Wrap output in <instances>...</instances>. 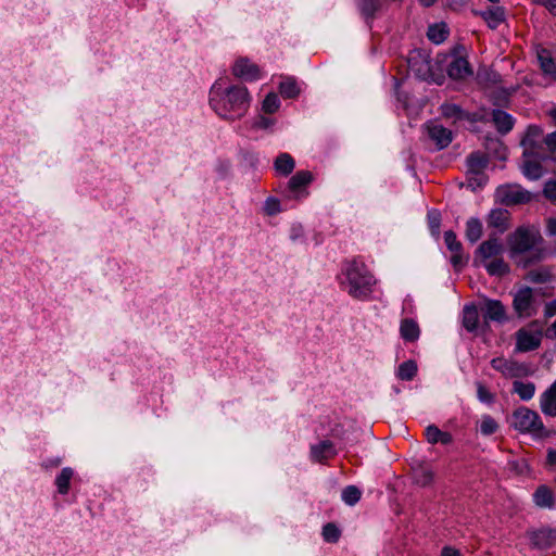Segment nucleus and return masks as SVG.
<instances>
[{"label":"nucleus","instance_id":"obj_16","mask_svg":"<svg viewBox=\"0 0 556 556\" xmlns=\"http://www.w3.org/2000/svg\"><path fill=\"white\" fill-rule=\"evenodd\" d=\"M532 291L530 288L520 289L514 298V308L519 316H530L532 314Z\"/></svg>","mask_w":556,"mask_h":556},{"label":"nucleus","instance_id":"obj_40","mask_svg":"<svg viewBox=\"0 0 556 556\" xmlns=\"http://www.w3.org/2000/svg\"><path fill=\"white\" fill-rule=\"evenodd\" d=\"M541 136H542V130H541L540 127H538V126H530L527 129L526 136H525V138L522 140V144L525 147L532 148V147H534L539 142Z\"/></svg>","mask_w":556,"mask_h":556},{"label":"nucleus","instance_id":"obj_56","mask_svg":"<svg viewBox=\"0 0 556 556\" xmlns=\"http://www.w3.org/2000/svg\"><path fill=\"white\" fill-rule=\"evenodd\" d=\"M546 232L548 236H555L556 235V219L555 218H548L546 222Z\"/></svg>","mask_w":556,"mask_h":556},{"label":"nucleus","instance_id":"obj_9","mask_svg":"<svg viewBox=\"0 0 556 556\" xmlns=\"http://www.w3.org/2000/svg\"><path fill=\"white\" fill-rule=\"evenodd\" d=\"M231 71L235 77L244 81H255L261 78L260 67L245 58L236 60Z\"/></svg>","mask_w":556,"mask_h":556},{"label":"nucleus","instance_id":"obj_10","mask_svg":"<svg viewBox=\"0 0 556 556\" xmlns=\"http://www.w3.org/2000/svg\"><path fill=\"white\" fill-rule=\"evenodd\" d=\"M313 174L308 170L296 172L288 181V189L294 193V198L301 199L308 195L306 187L313 181Z\"/></svg>","mask_w":556,"mask_h":556},{"label":"nucleus","instance_id":"obj_47","mask_svg":"<svg viewBox=\"0 0 556 556\" xmlns=\"http://www.w3.org/2000/svg\"><path fill=\"white\" fill-rule=\"evenodd\" d=\"M264 212L269 215H276L280 212V202L276 198H268L264 203Z\"/></svg>","mask_w":556,"mask_h":556},{"label":"nucleus","instance_id":"obj_20","mask_svg":"<svg viewBox=\"0 0 556 556\" xmlns=\"http://www.w3.org/2000/svg\"><path fill=\"white\" fill-rule=\"evenodd\" d=\"M478 14L486 22L490 28H497L505 21V11L502 7H491Z\"/></svg>","mask_w":556,"mask_h":556},{"label":"nucleus","instance_id":"obj_5","mask_svg":"<svg viewBox=\"0 0 556 556\" xmlns=\"http://www.w3.org/2000/svg\"><path fill=\"white\" fill-rule=\"evenodd\" d=\"M447 74L453 79H466L473 74L463 46L456 47L452 51L447 64Z\"/></svg>","mask_w":556,"mask_h":556},{"label":"nucleus","instance_id":"obj_25","mask_svg":"<svg viewBox=\"0 0 556 556\" xmlns=\"http://www.w3.org/2000/svg\"><path fill=\"white\" fill-rule=\"evenodd\" d=\"M400 332L405 341H416L419 338L420 330L417 323L413 319L406 318L402 320Z\"/></svg>","mask_w":556,"mask_h":556},{"label":"nucleus","instance_id":"obj_41","mask_svg":"<svg viewBox=\"0 0 556 556\" xmlns=\"http://www.w3.org/2000/svg\"><path fill=\"white\" fill-rule=\"evenodd\" d=\"M498 428L497 422L489 415H485L481 418L480 421V432L483 435H491L496 432Z\"/></svg>","mask_w":556,"mask_h":556},{"label":"nucleus","instance_id":"obj_55","mask_svg":"<svg viewBox=\"0 0 556 556\" xmlns=\"http://www.w3.org/2000/svg\"><path fill=\"white\" fill-rule=\"evenodd\" d=\"M539 4L545 7L553 14H556V0H535Z\"/></svg>","mask_w":556,"mask_h":556},{"label":"nucleus","instance_id":"obj_61","mask_svg":"<svg viewBox=\"0 0 556 556\" xmlns=\"http://www.w3.org/2000/svg\"><path fill=\"white\" fill-rule=\"evenodd\" d=\"M424 7L432 5L437 0H419Z\"/></svg>","mask_w":556,"mask_h":556},{"label":"nucleus","instance_id":"obj_32","mask_svg":"<svg viewBox=\"0 0 556 556\" xmlns=\"http://www.w3.org/2000/svg\"><path fill=\"white\" fill-rule=\"evenodd\" d=\"M74 476V470L70 467H64L55 478V485L58 492L65 495L70 491V482Z\"/></svg>","mask_w":556,"mask_h":556},{"label":"nucleus","instance_id":"obj_50","mask_svg":"<svg viewBox=\"0 0 556 556\" xmlns=\"http://www.w3.org/2000/svg\"><path fill=\"white\" fill-rule=\"evenodd\" d=\"M429 226L433 231H438L440 227V214L437 211L428 212Z\"/></svg>","mask_w":556,"mask_h":556},{"label":"nucleus","instance_id":"obj_52","mask_svg":"<svg viewBox=\"0 0 556 556\" xmlns=\"http://www.w3.org/2000/svg\"><path fill=\"white\" fill-rule=\"evenodd\" d=\"M478 397L480 401L482 402H489L492 400V396L490 394V392L482 386V384H478Z\"/></svg>","mask_w":556,"mask_h":556},{"label":"nucleus","instance_id":"obj_58","mask_svg":"<svg viewBox=\"0 0 556 556\" xmlns=\"http://www.w3.org/2000/svg\"><path fill=\"white\" fill-rule=\"evenodd\" d=\"M545 314L549 317L556 315V299L546 304Z\"/></svg>","mask_w":556,"mask_h":556},{"label":"nucleus","instance_id":"obj_63","mask_svg":"<svg viewBox=\"0 0 556 556\" xmlns=\"http://www.w3.org/2000/svg\"><path fill=\"white\" fill-rule=\"evenodd\" d=\"M548 331L554 332V336L556 337V320L554 321V324L552 325V327Z\"/></svg>","mask_w":556,"mask_h":556},{"label":"nucleus","instance_id":"obj_48","mask_svg":"<svg viewBox=\"0 0 556 556\" xmlns=\"http://www.w3.org/2000/svg\"><path fill=\"white\" fill-rule=\"evenodd\" d=\"M478 77L481 81L496 84L500 79V75L492 71H483L478 74Z\"/></svg>","mask_w":556,"mask_h":556},{"label":"nucleus","instance_id":"obj_8","mask_svg":"<svg viewBox=\"0 0 556 556\" xmlns=\"http://www.w3.org/2000/svg\"><path fill=\"white\" fill-rule=\"evenodd\" d=\"M542 339L541 331L522 328L516 333V351L529 352L539 348Z\"/></svg>","mask_w":556,"mask_h":556},{"label":"nucleus","instance_id":"obj_4","mask_svg":"<svg viewBox=\"0 0 556 556\" xmlns=\"http://www.w3.org/2000/svg\"><path fill=\"white\" fill-rule=\"evenodd\" d=\"M542 238L533 228H519L509 238L511 255L521 254L533 249Z\"/></svg>","mask_w":556,"mask_h":556},{"label":"nucleus","instance_id":"obj_18","mask_svg":"<svg viewBox=\"0 0 556 556\" xmlns=\"http://www.w3.org/2000/svg\"><path fill=\"white\" fill-rule=\"evenodd\" d=\"M540 408L545 415L556 417V380L541 395Z\"/></svg>","mask_w":556,"mask_h":556},{"label":"nucleus","instance_id":"obj_44","mask_svg":"<svg viewBox=\"0 0 556 556\" xmlns=\"http://www.w3.org/2000/svg\"><path fill=\"white\" fill-rule=\"evenodd\" d=\"M444 242L451 252H462L463 245L457 240L456 233L452 230L444 232Z\"/></svg>","mask_w":556,"mask_h":556},{"label":"nucleus","instance_id":"obj_26","mask_svg":"<svg viewBox=\"0 0 556 556\" xmlns=\"http://www.w3.org/2000/svg\"><path fill=\"white\" fill-rule=\"evenodd\" d=\"M448 35V28L445 23H435L428 27L427 37L428 39L435 43H442Z\"/></svg>","mask_w":556,"mask_h":556},{"label":"nucleus","instance_id":"obj_53","mask_svg":"<svg viewBox=\"0 0 556 556\" xmlns=\"http://www.w3.org/2000/svg\"><path fill=\"white\" fill-rule=\"evenodd\" d=\"M451 262L454 267H459L464 265L463 251L462 252H452Z\"/></svg>","mask_w":556,"mask_h":556},{"label":"nucleus","instance_id":"obj_39","mask_svg":"<svg viewBox=\"0 0 556 556\" xmlns=\"http://www.w3.org/2000/svg\"><path fill=\"white\" fill-rule=\"evenodd\" d=\"M280 108L279 97L275 92H269L262 102V111L266 114H273Z\"/></svg>","mask_w":556,"mask_h":556},{"label":"nucleus","instance_id":"obj_60","mask_svg":"<svg viewBox=\"0 0 556 556\" xmlns=\"http://www.w3.org/2000/svg\"><path fill=\"white\" fill-rule=\"evenodd\" d=\"M61 464V458L56 457L54 459H49L47 463H46V466H52V467H58L59 465Z\"/></svg>","mask_w":556,"mask_h":556},{"label":"nucleus","instance_id":"obj_46","mask_svg":"<svg viewBox=\"0 0 556 556\" xmlns=\"http://www.w3.org/2000/svg\"><path fill=\"white\" fill-rule=\"evenodd\" d=\"M485 175H467V186L472 191L483 187L486 184Z\"/></svg>","mask_w":556,"mask_h":556},{"label":"nucleus","instance_id":"obj_12","mask_svg":"<svg viewBox=\"0 0 556 556\" xmlns=\"http://www.w3.org/2000/svg\"><path fill=\"white\" fill-rule=\"evenodd\" d=\"M529 539L535 548H549L556 542V529L542 528L531 531L529 532Z\"/></svg>","mask_w":556,"mask_h":556},{"label":"nucleus","instance_id":"obj_2","mask_svg":"<svg viewBox=\"0 0 556 556\" xmlns=\"http://www.w3.org/2000/svg\"><path fill=\"white\" fill-rule=\"evenodd\" d=\"M341 289L356 300L366 301L374 292L376 278L367 265L358 260L346 261L338 275Z\"/></svg>","mask_w":556,"mask_h":556},{"label":"nucleus","instance_id":"obj_1","mask_svg":"<svg viewBox=\"0 0 556 556\" xmlns=\"http://www.w3.org/2000/svg\"><path fill=\"white\" fill-rule=\"evenodd\" d=\"M252 96L243 85L216 80L208 93V105L223 121L233 123L243 118L250 110Z\"/></svg>","mask_w":556,"mask_h":556},{"label":"nucleus","instance_id":"obj_22","mask_svg":"<svg viewBox=\"0 0 556 556\" xmlns=\"http://www.w3.org/2000/svg\"><path fill=\"white\" fill-rule=\"evenodd\" d=\"M536 55L542 71L556 80V61L553 59L552 53L542 48L538 50Z\"/></svg>","mask_w":556,"mask_h":556},{"label":"nucleus","instance_id":"obj_51","mask_svg":"<svg viewBox=\"0 0 556 556\" xmlns=\"http://www.w3.org/2000/svg\"><path fill=\"white\" fill-rule=\"evenodd\" d=\"M544 142L551 152H556V131L548 134L544 138Z\"/></svg>","mask_w":556,"mask_h":556},{"label":"nucleus","instance_id":"obj_27","mask_svg":"<svg viewBox=\"0 0 556 556\" xmlns=\"http://www.w3.org/2000/svg\"><path fill=\"white\" fill-rule=\"evenodd\" d=\"M492 116L498 131L506 134L511 130L514 126V119L508 113L501 110H495L493 111Z\"/></svg>","mask_w":556,"mask_h":556},{"label":"nucleus","instance_id":"obj_30","mask_svg":"<svg viewBox=\"0 0 556 556\" xmlns=\"http://www.w3.org/2000/svg\"><path fill=\"white\" fill-rule=\"evenodd\" d=\"M300 87L293 77H286L279 84V92L286 99H293L299 96Z\"/></svg>","mask_w":556,"mask_h":556},{"label":"nucleus","instance_id":"obj_45","mask_svg":"<svg viewBox=\"0 0 556 556\" xmlns=\"http://www.w3.org/2000/svg\"><path fill=\"white\" fill-rule=\"evenodd\" d=\"M323 536L326 542L334 543L340 538V531L333 523H327L323 528Z\"/></svg>","mask_w":556,"mask_h":556},{"label":"nucleus","instance_id":"obj_28","mask_svg":"<svg viewBox=\"0 0 556 556\" xmlns=\"http://www.w3.org/2000/svg\"><path fill=\"white\" fill-rule=\"evenodd\" d=\"M274 166L279 174L287 176L294 169L295 162L290 154L281 153L275 160Z\"/></svg>","mask_w":556,"mask_h":556},{"label":"nucleus","instance_id":"obj_49","mask_svg":"<svg viewBox=\"0 0 556 556\" xmlns=\"http://www.w3.org/2000/svg\"><path fill=\"white\" fill-rule=\"evenodd\" d=\"M544 194L547 199L556 202V181L549 180L545 184Z\"/></svg>","mask_w":556,"mask_h":556},{"label":"nucleus","instance_id":"obj_14","mask_svg":"<svg viewBox=\"0 0 556 556\" xmlns=\"http://www.w3.org/2000/svg\"><path fill=\"white\" fill-rule=\"evenodd\" d=\"M311 459L316 463H325L337 455L334 444L329 440L319 441L311 445Z\"/></svg>","mask_w":556,"mask_h":556},{"label":"nucleus","instance_id":"obj_3","mask_svg":"<svg viewBox=\"0 0 556 556\" xmlns=\"http://www.w3.org/2000/svg\"><path fill=\"white\" fill-rule=\"evenodd\" d=\"M511 426L522 433L540 434L543 429V422L539 414L527 407H520L511 415Z\"/></svg>","mask_w":556,"mask_h":556},{"label":"nucleus","instance_id":"obj_62","mask_svg":"<svg viewBox=\"0 0 556 556\" xmlns=\"http://www.w3.org/2000/svg\"><path fill=\"white\" fill-rule=\"evenodd\" d=\"M549 115H551V117L554 119V122L556 123V108H554L553 110H551Z\"/></svg>","mask_w":556,"mask_h":556},{"label":"nucleus","instance_id":"obj_11","mask_svg":"<svg viewBox=\"0 0 556 556\" xmlns=\"http://www.w3.org/2000/svg\"><path fill=\"white\" fill-rule=\"evenodd\" d=\"M429 138L439 149L446 148L453 139L452 131L438 122H430L426 126Z\"/></svg>","mask_w":556,"mask_h":556},{"label":"nucleus","instance_id":"obj_36","mask_svg":"<svg viewBox=\"0 0 556 556\" xmlns=\"http://www.w3.org/2000/svg\"><path fill=\"white\" fill-rule=\"evenodd\" d=\"M513 387L514 392L517 393L522 401L531 400L535 393V386L532 382L517 380L514 382Z\"/></svg>","mask_w":556,"mask_h":556},{"label":"nucleus","instance_id":"obj_33","mask_svg":"<svg viewBox=\"0 0 556 556\" xmlns=\"http://www.w3.org/2000/svg\"><path fill=\"white\" fill-rule=\"evenodd\" d=\"M479 324V314L473 305H466L463 312V325L468 331L477 329Z\"/></svg>","mask_w":556,"mask_h":556},{"label":"nucleus","instance_id":"obj_15","mask_svg":"<svg viewBox=\"0 0 556 556\" xmlns=\"http://www.w3.org/2000/svg\"><path fill=\"white\" fill-rule=\"evenodd\" d=\"M503 252V245L497 239H489L482 242L477 251L476 261L481 264L498 257V255Z\"/></svg>","mask_w":556,"mask_h":556},{"label":"nucleus","instance_id":"obj_64","mask_svg":"<svg viewBox=\"0 0 556 556\" xmlns=\"http://www.w3.org/2000/svg\"><path fill=\"white\" fill-rule=\"evenodd\" d=\"M425 476H426V482L430 481L432 478L430 472H426Z\"/></svg>","mask_w":556,"mask_h":556},{"label":"nucleus","instance_id":"obj_24","mask_svg":"<svg viewBox=\"0 0 556 556\" xmlns=\"http://www.w3.org/2000/svg\"><path fill=\"white\" fill-rule=\"evenodd\" d=\"M508 212L503 208H494L490 212L488 224L503 232L507 228Z\"/></svg>","mask_w":556,"mask_h":556},{"label":"nucleus","instance_id":"obj_59","mask_svg":"<svg viewBox=\"0 0 556 556\" xmlns=\"http://www.w3.org/2000/svg\"><path fill=\"white\" fill-rule=\"evenodd\" d=\"M547 460L551 465L556 466V450L548 451Z\"/></svg>","mask_w":556,"mask_h":556},{"label":"nucleus","instance_id":"obj_42","mask_svg":"<svg viewBox=\"0 0 556 556\" xmlns=\"http://www.w3.org/2000/svg\"><path fill=\"white\" fill-rule=\"evenodd\" d=\"M441 113L447 118L460 119L464 115L460 106L454 103H444L441 105Z\"/></svg>","mask_w":556,"mask_h":556},{"label":"nucleus","instance_id":"obj_6","mask_svg":"<svg viewBox=\"0 0 556 556\" xmlns=\"http://www.w3.org/2000/svg\"><path fill=\"white\" fill-rule=\"evenodd\" d=\"M495 198L504 205H516L529 202L531 193L519 185H504L496 189Z\"/></svg>","mask_w":556,"mask_h":556},{"label":"nucleus","instance_id":"obj_13","mask_svg":"<svg viewBox=\"0 0 556 556\" xmlns=\"http://www.w3.org/2000/svg\"><path fill=\"white\" fill-rule=\"evenodd\" d=\"M481 311L485 320L503 323L507 319L506 309L498 300L485 299Z\"/></svg>","mask_w":556,"mask_h":556},{"label":"nucleus","instance_id":"obj_35","mask_svg":"<svg viewBox=\"0 0 556 556\" xmlns=\"http://www.w3.org/2000/svg\"><path fill=\"white\" fill-rule=\"evenodd\" d=\"M482 236V223L478 218H469L466 223V238L471 243L477 242Z\"/></svg>","mask_w":556,"mask_h":556},{"label":"nucleus","instance_id":"obj_34","mask_svg":"<svg viewBox=\"0 0 556 556\" xmlns=\"http://www.w3.org/2000/svg\"><path fill=\"white\" fill-rule=\"evenodd\" d=\"M521 172L528 179L531 180H536L544 174L541 163L532 160L525 161L521 167Z\"/></svg>","mask_w":556,"mask_h":556},{"label":"nucleus","instance_id":"obj_54","mask_svg":"<svg viewBox=\"0 0 556 556\" xmlns=\"http://www.w3.org/2000/svg\"><path fill=\"white\" fill-rule=\"evenodd\" d=\"M531 279L535 282H545L548 279L547 271H533L531 273Z\"/></svg>","mask_w":556,"mask_h":556},{"label":"nucleus","instance_id":"obj_19","mask_svg":"<svg viewBox=\"0 0 556 556\" xmlns=\"http://www.w3.org/2000/svg\"><path fill=\"white\" fill-rule=\"evenodd\" d=\"M408 66L419 78L426 80L430 77V62L420 54L410 56L408 59Z\"/></svg>","mask_w":556,"mask_h":556},{"label":"nucleus","instance_id":"obj_7","mask_svg":"<svg viewBox=\"0 0 556 556\" xmlns=\"http://www.w3.org/2000/svg\"><path fill=\"white\" fill-rule=\"evenodd\" d=\"M491 365L506 378H521L528 375L527 366L513 359L496 357L492 359Z\"/></svg>","mask_w":556,"mask_h":556},{"label":"nucleus","instance_id":"obj_43","mask_svg":"<svg viewBox=\"0 0 556 556\" xmlns=\"http://www.w3.org/2000/svg\"><path fill=\"white\" fill-rule=\"evenodd\" d=\"M275 124V119L266 117L264 115L256 116L250 123V127L253 130H267L270 129Z\"/></svg>","mask_w":556,"mask_h":556},{"label":"nucleus","instance_id":"obj_38","mask_svg":"<svg viewBox=\"0 0 556 556\" xmlns=\"http://www.w3.org/2000/svg\"><path fill=\"white\" fill-rule=\"evenodd\" d=\"M417 372V365L414 361H406L402 363L397 368V377L401 380L409 381Z\"/></svg>","mask_w":556,"mask_h":556},{"label":"nucleus","instance_id":"obj_21","mask_svg":"<svg viewBox=\"0 0 556 556\" xmlns=\"http://www.w3.org/2000/svg\"><path fill=\"white\" fill-rule=\"evenodd\" d=\"M426 438L429 443L448 445L453 442L451 433L440 430L437 426L430 425L425 430Z\"/></svg>","mask_w":556,"mask_h":556},{"label":"nucleus","instance_id":"obj_57","mask_svg":"<svg viewBox=\"0 0 556 556\" xmlns=\"http://www.w3.org/2000/svg\"><path fill=\"white\" fill-rule=\"evenodd\" d=\"M441 556H462L459 551L453 548L451 546H445L442 548Z\"/></svg>","mask_w":556,"mask_h":556},{"label":"nucleus","instance_id":"obj_23","mask_svg":"<svg viewBox=\"0 0 556 556\" xmlns=\"http://www.w3.org/2000/svg\"><path fill=\"white\" fill-rule=\"evenodd\" d=\"M533 502L536 506H539L541 508H553V506H554L553 492L546 485H541L533 493Z\"/></svg>","mask_w":556,"mask_h":556},{"label":"nucleus","instance_id":"obj_17","mask_svg":"<svg viewBox=\"0 0 556 556\" xmlns=\"http://www.w3.org/2000/svg\"><path fill=\"white\" fill-rule=\"evenodd\" d=\"M489 159L481 152H473L467 157V175H484Z\"/></svg>","mask_w":556,"mask_h":556},{"label":"nucleus","instance_id":"obj_29","mask_svg":"<svg viewBox=\"0 0 556 556\" xmlns=\"http://www.w3.org/2000/svg\"><path fill=\"white\" fill-rule=\"evenodd\" d=\"M361 14L368 21L375 17L376 12L381 7L380 0H356Z\"/></svg>","mask_w":556,"mask_h":556},{"label":"nucleus","instance_id":"obj_31","mask_svg":"<svg viewBox=\"0 0 556 556\" xmlns=\"http://www.w3.org/2000/svg\"><path fill=\"white\" fill-rule=\"evenodd\" d=\"M486 271L492 276L502 277L508 273V265L502 257H495L482 263Z\"/></svg>","mask_w":556,"mask_h":556},{"label":"nucleus","instance_id":"obj_37","mask_svg":"<svg viewBox=\"0 0 556 556\" xmlns=\"http://www.w3.org/2000/svg\"><path fill=\"white\" fill-rule=\"evenodd\" d=\"M362 491L355 485H348L342 490L341 498L349 505L354 506L361 500Z\"/></svg>","mask_w":556,"mask_h":556}]
</instances>
